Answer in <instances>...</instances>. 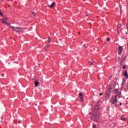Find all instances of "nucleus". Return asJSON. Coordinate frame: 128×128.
Instances as JSON below:
<instances>
[{"instance_id":"22","label":"nucleus","mask_w":128,"mask_h":128,"mask_svg":"<svg viewBox=\"0 0 128 128\" xmlns=\"http://www.w3.org/2000/svg\"><path fill=\"white\" fill-rule=\"evenodd\" d=\"M0 16H4V14H2V10H0Z\"/></svg>"},{"instance_id":"11","label":"nucleus","mask_w":128,"mask_h":128,"mask_svg":"<svg viewBox=\"0 0 128 128\" xmlns=\"http://www.w3.org/2000/svg\"><path fill=\"white\" fill-rule=\"evenodd\" d=\"M93 94L94 96H98V90H94Z\"/></svg>"},{"instance_id":"42","label":"nucleus","mask_w":128,"mask_h":128,"mask_svg":"<svg viewBox=\"0 0 128 128\" xmlns=\"http://www.w3.org/2000/svg\"><path fill=\"white\" fill-rule=\"evenodd\" d=\"M89 24H90V22H89Z\"/></svg>"},{"instance_id":"6","label":"nucleus","mask_w":128,"mask_h":128,"mask_svg":"<svg viewBox=\"0 0 128 128\" xmlns=\"http://www.w3.org/2000/svg\"><path fill=\"white\" fill-rule=\"evenodd\" d=\"M0 20H2L1 22L2 24H7V26H10V23H8V22H6V20L4 18L0 19Z\"/></svg>"},{"instance_id":"39","label":"nucleus","mask_w":128,"mask_h":128,"mask_svg":"<svg viewBox=\"0 0 128 128\" xmlns=\"http://www.w3.org/2000/svg\"><path fill=\"white\" fill-rule=\"evenodd\" d=\"M124 84V82H123L122 83V84Z\"/></svg>"},{"instance_id":"13","label":"nucleus","mask_w":128,"mask_h":128,"mask_svg":"<svg viewBox=\"0 0 128 128\" xmlns=\"http://www.w3.org/2000/svg\"><path fill=\"white\" fill-rule=\"evenodd\" d=\"M105 94L106 96V98H110V94L108 92H106Z\"/></svg>"},{"instance_id":"19","label":"nucleus","mask_w":128,"mask_h":128,"mask_svg":"<svg viewBox=\"0 0 128 128\" xmlns=\"http://www.w3.org/2000/svg\"><path fill=\"white\" fill-rule=\"evenodd\" d=\"M2 17H3L4 19L5 20H9V18H8L4 17V16Z\"/></svg>"},{"instance_id":"3","label":"nucleus","mask_w":128,"mask_h":128,"mask_svg":"<svg viewBox=\"0 0 128 128\" xmlns=\"http://www.w3.org/2000/svg\"><path fill=\"white\" fill-rule=\"evenodd\" d=\"M10 28H12L14 32H18V34H20V32H24V29L21 27L12 26L10 25Z\"/></svg>"},{"instance_id":"23","label":"nucleus","mask_w":128,"mask_h":128,"mask_svg":"<svg viewBox=\"0 0 128 128\" xmlns=\"http://www.w3.org/2000/svg\"><path fill=\"white\" fill-rule=\"evenodd\" d=\"M120 66H124V61L121 60V62H120Z\"/></svg>"},{"instance_id":"27","label":"nucleus","mask_w":128,"mask_h":128,"mask_svg":"<svg viewBox=\"0 0 128 128\" xmlns=\"http://www.w3.org/2000/svg\"><path fill=\"white\" fill-rule=\"evenodd\" d=\"M103 94H104L103 93H100V96H102Z\"/></svg>"},{"instance_id":"43","label":"nucleus","mask_w":128,"mask_h":128,"mask_svg":"<svg viewBox=\"0 0 128 128\" xmlns=\"http://www.w3.org/2000/svg\"><path fill=\"white\" fill-rule=\"evenodd\" d=\"M30 30H32V28H30Z\"/></svg>"},{"instance_id":"35","label":"nucleus","mask_w":128,"mask_h":128,"mask_svg":"<svg viewBox=\"0 0 128 128\" xmlns=\"http://www.w3.org/2000/svg\"><path fill=\"white\" fill-rule=\"evenodd\" d=\"M120 106H122V103L120 104Z\"/></svg>"},{"instance_id":"48","label":"nucleus","mask_w":128,"mask_h":128,"mask_svg":"<svg viewBox=\"0 0 128 128\" xmlns=\"http://www.w3.org/2000/svg\"><path fill=\"white\" fill-rule=\"evenodd\" d=\"M126 34H128V33H126Z\"/></svg>"},{"instance_id":"37","label":"nucleus","mask_w":128,"mask_h":128,"mask_svg":"<svg viewBox=\"0 0 128 128\" xmlns=\"http://www.w3.org/2000/svg\"><path fill=\"white\" fill-rule=\"evenodd\" d=\"M59 40H60V42H62V39H60Z\"/></svg>"},{"instance_id":"36","label":"nucleus","mask_w":128,"mask_h":128,"mask_svg":"<svg viewBox=\"0 0 128 128\" xmlns=\"http://www.w3.org/2000/svg\"><path fill=\"white\" fill-rule=\"evenodd\" d=\"M88 16V14H87L86 15V16Z\"/></svg>"},{"instance_id":"15","label":"nucleus","mask_w":128,"mask_h":128,"mask_svg":"<svg viewBox=\"0 0 128 128\" xmlns=\"http://www.w3.org/2000/svg\"><path fill=\"white\" fill-rule=\"evenodd\" d=\"M121 120H124V122H126V118H124V117L123 116L121 117Z\"/></svg>"},{"instance_id":"41","label":"nucleus","mask_w":128,"mask_h":128,"mask_svg":"<svg viewBox=\"0 0 128 128\" xmlns=\"http://www.w3.org/2000/svg\"><path fill=\"white\" fill-rule=\"evenodd\" d=\"M78 34H80V32H78Z\"/></svg>"},{"instance_id":"30","label":"nucleus","mask_w":128,"mask_h":128,"mask_svg":"<svg viewBox=\"0 0 128 128\" xmlns=\"http://www.w3.org/2000/svg\"><path fill=\"white\" fill-rule=\"evenodd\" d=\"M107 92H110V90H108Z\"/></svg>"},{"instance_id":"5","label":"nucleus","mask_w":128,"mask_h":128,"mask_svg":"<svg viewBox=\"0 0 128 128\" xmlns=\"http://www.w3.org/2000/svg\"><path fill=\"white\" fill-rule=\"evenodd\" d=\"M79 98L80 99V100L82 102H84V96H82V92H80L78 94Z\"/></svg>"},{"instance_id":"29","label":"nucleus","mask_w":128,"mask_h":128,"mask_svg":"<svg viewBox=\"0 0 128 128\" xmlns=\"http://www.w3.org/2000/svg\"><path fill=\"white\" fill-rule=\"evenodd\" d=\"M32 14H34V16H36V14H35L34 12H32Z\"/></svg>"},{"instance_id":"45","label":"nucleus","mask_w":128,"mask_h":128,"mask_svg":"<svg viewBox=\"0 0 128 128\" xmlns=\"http://www.w3.org/2000/svg\"><path fill=\"white\" fill-rule=\"evenodd\" d=\"M38 66H40V64H38Z\"/></svg>"},{"instance_id":"7","label":"nucleus","mask_w":128,"mask_h":128,"mask_svg":"<svg viewBox=\"0 0 128 128\" xmlns=\"http://www.w3.org/2000/svg\"><path fill=\"white\" fill-rule=\"evenodd\" d=\"M118 50V54H122V52L124 50V48H122V46H119Z\"/></svg>"},{"instance_id":"40","label":"nucleus","mask_w":128,"mask_h":128,"mask_svg":"<svg viewBox=\"0 0 128 128\" xmlns=\"http://www.w3.org/2000/svg\"><path fill=\"white\" fill-rule=\"evenodd\" d=\"M8 6H9V8H10V5H8Z\"/></svg>"},{"instance_id":"38","label":"nucleus","mask_w":128,"mask_h":128,"mask_svg":"<svg viewBox=\"0 0 128 128\" xmlns=\"http://www.w3.org/2000/svg\"><path fill=\"white\" fill-rule=\"evenodd\" d=\"M84 46H86V44H84Z\"/></svg>"},{"instance_id":"2","label":"nucleus","mask_w":128,"mask_h":128,"mask_svg":"<svg viewBox=\"0 0 128 128\" xmlns=\"http://www.w3.org/2000/svg\"><path fill=\"white\" fill-rule=\"evenodd\" d=\"M113 92L114 94H117L115 96L114 100H113V101L112 102V104H116V102H118V99L116 98V97L118 96L119 98H120V96H122V93L118 92V89L116 88L113 90Z\"/></svg>"},{"instance_id":"9","label":"nucleus","mask_w":128,"mask_h":128,"mask_svg":"<svg viewBox=\"0 0 128 128\" xmlns=\"http://www.w3.org/2000/svg\"><path fill=\"white\" fill-rule=\"evenodd\" d=\"M124 76L126 78V79L128 78V72L126 70L124 72Z\"/></svg>"},{"instance_id":"32","label":"nucleus","mask_w":128,"mask_h":128,"mask_svg":"<svg viewBox=\"0 0 128 128\" xmlns=\"http://www.w3.org/2000/svg\"><path fill=\"white\" fill-rule=\"evenodd\" d=\"M34 30H36V27H34Z\"/></svg>"},{"instance_id":"12","label":"nucleus","mask_w":128,"mask_h":128,"mask_svg":"<svg viewBox=\"0 0 128 128\" xmlns=\"http://www.w3.org/2000/svg\"><path fill=\"white\" fill-rule=\"evenodd\" d=\"M56 6V2H53L52 4L50 6V8H54V6Z\"/></svg>"},{"instance_id":"4","label":"nucleus","mask_w":128,"mask_h":128,"mask_svg":"<svg viewBox=\"0 0 128 128\" xmlns=\"http://www.w3.org/2000/svg\"><path fill=\"white\" fill-rule=\"evenodd\" d=\"M116 82L114 81L111 82L110 84L109 90H112V88H116Z\"/></svg>"},{"instance_id":"26","label":"nucleus","mask_w":128,"mask_h":128,"mask_svg":"<svg viewBox=\"0 0 128 128\" xmlns=\"http://www.w3.org/2000/svg\"><path fill=\"white\" fill-rule=\"evenodd\" d=\"M126 68V66H123L124 70V68Z\"/></svg>"},{"instance_id":"16","label":"nucleus","mask_w":128,"mask_h":128,"mask_svg":"<svg viewBox=\"0 0 128 128\" xmlns=\"http://www.w3.org/2000/svg\"><path fill=\"white\" fill-rule=\"evenodd\" d=\"M126 56H125L124 58V56H122V62H124V60H126Z\"/></svg>"},{"instance_id":"50","label":"nucleus","mask_w":128,"mask_h":128,"mask_svg":"<svg viewBox=\"0 0 128 128\" xmlns=\"http://www.w3.org/2000/svg\"><path fill=\"white\" fill-rule=\"evenodd\" d=\"M0 122H2V120H0Z\"/></svg>"},{"instance_id":"24","label":"nucleus","mask_w":128,"mask_h":128,"mask_svg":"<svg viewBox=\"0 0 128 128\" xmlns=\"http://www.w3.org/2000/svg\"><path fill=\"white\" fill-rule=\"evenodd\" d=\"M106 41L107 42H110V38H106Z\"/></svg>"},{"instance_id":"8","label":"nucleus","mask_w":128,"mask_h":128,"mask_svg":"<svg viewBox=\"0 0 128 128\" xmlns=\"http://www.w3.org/2000/svg\"><path fill=\"white\" fill-rule=\"evenodd\" d=\"M34 84H35L36 88L40 84V82H38V80H36Z\"/></svg>"},{"instance_id":"31","label":"nucleus","mask_w":128,"mask_h":128,"mask_svg":"<svg viewBox=\"0 0 128 128\" xmlns=\"http://www.w3.org/2000/svg\"><path fill=\"white\" fill-rule=\"evenodd\" d=\"M2 76H4V74H2Z\"/></svg>"},{"instance_id":"33","label":"nucleus","mask_w":128,"mask_h":128,"mask_svg":"<svg viewBox=\"0 0 128 128\" xmlns=\"http://www.w3.org/2000/svg\"><path fill=\"white\" fill-rule=\"evenodd\" d=\"M60 44H62V42H60Z\"/></svg>"},{"instance_id":"17","label":"nucleus","mask_w":128,"mask_h":128,"mask_svg":"<svg viewBox=\"0 0 128 128\" xmlns=\"http://www.w3.org/2000/svg\"><path fill=\"white\" fill-rule=\"evenodd\" d=\"M118 28H122V24H118L117 26Z\"/></svg>"},{"instance_id":"10","label":"nucleus","mask_w":128,"mask_h":128,"mask_svg":"<svg viewBox=\"0 0 128 128\" xmlns=\"http://www.w3.org/2000/svg\"><path fill=\"white\" fill-rule=\"evenodd\" d=\"M88 114V110H84L82 111V114Z\"/></svg>"},{"instance_id":"21","label":"nucleus","mask_w":128,"mask_h":128,"mask_svg":"<svg viewBox=\"0 0 128 128\" xmlns=\"http://www.w3.org/2000/svg\"><path fill=\"white\" fill-rule=\"evenodd\" d=\"M93 128H97L98 126L96 124H92Z\"/></svg>"},{"instance_id":"28","label":"nucleus","mask_w":128,"mask_h":128,"mask_svg":"<svg viewBox=\"0 0 128 128\" xmlns=\"http://www.w3.org/2000/svg\"><path fill=\"white\" fill-rule=\"evenodd\" d=\"M18 122H19V124H22V121L21 120H19Z\"/></svg>"},{"instance_id":"25","label":"nucleus","mask_w":128,"mask_h":128,"mask_svg":"<svg viewBox=\"0 0 128 128\" xmlns=\"http://www.w3.org/2000/svg\"><path fill=\"white\" fill-rule=\"evenodd\" d=\"M50 44H49V45H46V48H49L50 46Z\"/></svg>"},{"instance_id":"34","label":"nucleus","mask_w":128,"mask_h":128,"mask_svg":"<svg viewBox=\"0 0 128 128\" xmlns=\"http://www.w3.org/2000/svg\"><path fill=\"white\" fill-rule=\"evenodd\" d=\"M10 40H12V37H10Z\"/></svg>"},{"instance_id":"47","label":"nucleus","mask_w":128,"mask_h":128,"mask_svg":"<svg viewBox=\"0 0 128 128\" xmlns=\"http://www.w3.org/2000/svg\"><path fill=\"white\" fill-rule=\"evenodd\" d=\"M48 6H50V5H48Z\"/></svg>"},{"instance_id":"1","label":"nucleus","mask_w":128,"mask_h":128,"mask_svg":"<svg viewBox=\"0 0 128 128\" xmlns=\"http://www.w3.org/2000/svg\"><path fill=\"white\" fill-rule=\"evenodd\" d=\"M98 110H100V106L96 105L94 108V110L92 112H90L89 114H92V116L90 118L94 122H98V120H100V112H98Z\"/></svg>"},{"instance_id":"18","label":"nucleus","mask_w":128,"mask_h":128,"mask_svg":"<svg viewBox=\"0 0 128 128\" xmlns=\"http://www.w3.org/2000/svg\"><path fill=\"white\" fill-rule=\"evenodd\" d=\"M14 64H16V62H14V63H11V66L12 67L16 66V65Z\"/></svg>"},{"instance_id":"14","label":"nucleus","mask_w":128,"mask_h":128,"mask_svg":"<svg viewBox=\"0 0 128 128\" xmlns=\"http://www.w3.org/2000/svg\"><path fill=\"white\" fill-rule=\"evenodd\" d=\"M52 40V39L50 38V36H49L48 37V42L49 43V44H50V41Z\"/></svg>"},{"instance_id":"49","label":"nucleus","mask_w":128,"mask_h":128,"mask_svg":"<svg viewBox=\"0 0 128 128\" xmlns=\"http://www.w3.org/2000/svg\"><path fill=\"white\" fill-rule=\"evenodd\" d=\"M3 62H4V61H3Z\"/></svg>"},{"instance_id":"44","label":"nucleus","mask_w":128,"mask_h":128,"mask_svg":"<svg viewBox=\"0 0 128 128\" xmlns=\"http://www.w3.org/2000/svg\"><path fill=\"white\" fill-rule=\"evenodd\" d=\"M56 36H58V34H56Z\"/></svg>"},{"instance_id":"46","label":"nucleus","mask_w":128,"mask_h":128,"mask_svg":"<svg viewBox=\"0 0 128 128\" xmlns=\"http://www.w3.org/2000/svg\"><path fill=\"white\" fill-rule=\"evenodd\" d=\"M1 1H2V2H3V0H1Z\"/></svg>"},{"instance_id":"20","label":"nucleus","mask_w":128,"mask_h":128,"mask_svg":"<svg viewBox=\"0 0 128 128\" xmlns=\"http://www.w3.org/2000/svg\"><path fill=\"white\" fill-rule=\"evenodd\" d=\"M88 64H90V66H92L94 64V62L88 61Z\"/></svg>"}]
</instances>
